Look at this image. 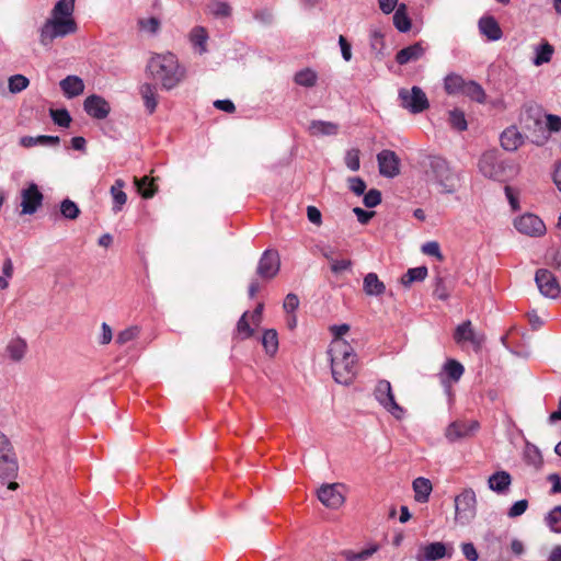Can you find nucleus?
<instances>
[{
  "instance_id": "63",
  "label": "nucleus",
  "mask_w": 561,
  "mask_h": 561,
  "mask_svg": "<svg viewBox=\"0 0 561 561\" xmlns=\"http://www.w3.org/2000/svg\"><path fill=\"white\" fill-rule=\"evenodd\" d=\"M352 266V262L350 260H331V271L335 274L342 273L344 271L350 270Z\"/></svg>"
},
{
  "instance_id": "61",
  "label": "nucleus",
  "mask_w": 561,
  "mask_h": 561,
  "mask_svg": "<svg viewBox=\"0 0 561 561\" xmlns=\"http://www.w3.org/2000/svg\"><path fill=\"white\" fill-rule=\"evenodd\" d=\"M350 190L357 196L363 195L366 190V183L360 178H351L348 180Z\"/></svg>"
},
{
  "instance_id": "15",
  "label": "nucleus",
  "mask_w": 561,
  "mask_h": 561,
  "mask_svg": "<svg viewBox=\"0 0 561 561\" xmlns=\"http://www.w3.org/2000/svg\"><path fill=\"white\" fill-rule=\"evenodd\" d=\"M478 168L483 176L492 180H500L504 170L494 150L486 151L481 156Z\"/></svg>"
},
{
  "instance_id": "16",
  "label": "nucleus",
  "mask_w": 561,
  "mask_h": 561,
  "mask_svg": "<svg viewBox=\"0 0 561 561\" xmlns=\"http://www.w3.org/2000/svg\"><path fill=\"white\" fill-rule=\"evenodd\" d=\"M479 428L477 421H455L448 425L445 432L446 438L454 443L474 434Z\"/></svg>"
},
{
  "instance_id": "17",
  "label": "nucleus",
  "mask_w": 561,
  "mask_h": 561,
  "mask_svg": "<svg viewBox=\"0 0 561 561\" xmlns=\"http://www.w3.org/2000/svg\"><path fill=\"white\" fill-rule=\"evenodd\" d=\"M279 266L280 259L278 252L274 250H267L262 254L259 261L257 273L261 277L271 279L276 276L279 271Z\"/></svg>"
},
{
  "instance_id": "25",
  "label": "nucleus",
  "mask_w": 561,
  "mask_h": 561,
  "mask_svg": "<svg viewBox=\"0 0 561 561\" xmlns=\"http://www.w3.org/2000/svg\"><path fill=\"white\" fill-rule=\"evenodd\" d=\"M27 352V343L24 339L18 336L9 341L5 346V353L9 358L15 363L21 362Z\"/></svg>"
},
{
  "instance_id": "48",
  "label": "nucleus",
  "mask_w": 561,
  "mask_h": 561,
  "mask_svg": "<svg viewBox=\"0 0 561 561\" xmlns=\"http://www.w3.org/2000/svg\"><path fill=\"white\" fill-rule=\"evenodd\" d=\"M49 115L54 123L60 127H69L71 123V116L66 108L50 110Z\"/></svg>"
},
{
  "instance_id": "11",
  "label": "nucleus",
  "mask_w": 561,
  "mask_h": 561,
  "mask_svg": "<svg viewBox=\"0 0 561 561\" xmlns=\"http://www.w3.org/2000/svg\"><path fill=\"white\" fill-rule=\"evenodd\" d=\"M454 554L453 545H445L440 541L422 546L415 556L416 561H437L443 558H451Z\"/></svg>"
},
{
  "instance_id": "45",
  "label": "nucleus",
  "mask_w": 561,
  "mask_h": 561,
  "mask_svg": "<svg viewBox=\"0 0 561 561\" xmlns=\"http://www.w3.org/2000/svg\"><path fill=\"white\" fill-rule=\"evenodd\" d=\"M545 522L551 531L561 534V506H554L545 517Z\"/></svg>"
},
{
  "instance_id": "28",
  "label": "nucleus",
  "mask_w": 561,
  "mask_h": 561,
  "mask_svg": "<svg viewBox=\"0 0 561 561\" xmlns=\"http://www.w3.org/2000/svg\"><path fill=\"white\" fill-rule=\"evenodd\" d=\"M412 488L414 491V499L419 503H426L430 499V495L433 490L432 482L423 477L416 478L413 483Z\"/></svg>"
},
{
  "instance_id": "40",
  "label": "nucleus",
  "mask_w": 561,
  "mask_h": 561,
  "mask_svg": "<svg viewBox=\"0 0 561 561\" xmlns=\"http://www.w3.org/2000/svg\"><path fill=\"white\" fill-rule=\"evenodd\" d=\"M427 276V268L425 266H417L409 268L402 276L401 283L403 286L409 287L414 282H421Z\"/></svg>"
},
{
  "instance_id": "18",
  "label": "nucleus",
  "mask_w": 561,
  "mask_h": 561,
  "mask_svg": "<svg viewBox=\"0 0 561 561\" xmlns=\"http://www.w3.org/2000/svg\"><path fill=\"white\" fill-rule=\"evenodd\" d=\"M379 172L386 178H394L400 172V159L394 151L382 150L377 154Z\"/></svg>"
},
{
  "instance_id": "50",
  "label": "nucleus",
  "mask_w": 561,
  "mask_h": 561,
  "mask_svg": "<svg viewBox=\"0 0 561 561\" xmlns=\"http://www.w3.org/2000/svg\"><path fill=\"white\" fill-rule=\"evenodd\" d=\"M449 124L453 128L462 131L467 129V121L465 117V113L460 110H453L449 112Z\"/></svg>"
},
{
  "instance_id": "58",
  "label": "nucleus",
  "mask_w": 561,
  "mask_h": 561,
  "mask_svg": "<svg viewBox=\"0 0 561 561\" xmlns=\"http://www.w3.org/2000/svg\"><path fill=\"white\" fill-rule=\"evenodd\" d=\"M434 296L439 300H446L449 297V290L442 277L436 278Z\"/></svg>"
},
{
  "instance_id": "27",
  "label": "nucleus",
  "mask_w": 561,
  "mask_h": 561,
  "mask_svg": "<svg viewBox=\"0 0 561 561\" xmlns=\"http://www.w3.org/2000/svg\"><path fill=\"white\" fill-rule=\"evenodd\" d=\"M139 93L149 114H152L158 106L157 87L151 83H142Z\"/></svg>"
},
{
  "instance_id": "53",
  "label": "nucleus",
  "mask_w": 561,
  "mask_h": 561,
  "mask_svg": "<svg viewBox=\"0 0 561 561\" xmlns=\"http://www.w3.org/2000/svg\"><path fill=\"white\" fill-rule=\"evenodd\" d=\"M345 164L351 171H357L360 167L359 150L351 149L345 154Z\"/></svg>"
},
{
  "instance_id": "46",
  "label": "nucleus",
  "mask_w": 561,
  "mask_h": 561,
  "mask_svg": "<svg viewBox=\"0 0 561 561\" xmlns=\"http://www.w3.org/2000/svg\"><path fill=\"white\" fill-rule=\"evenodd\" d=\"M60 213L67 219H77L80 215L78 205L69 198H66L60 204Z\"/></svg>"
},
{
  "instance_id": "33",
  "label": "nucleus",
  "mask_w": 561,
  "mask_h": 561,
  "mask_svg": "<svg viewBox=\"0 0 561 561\" xmlns=\"http://www.w3.org/2000/svg\"><path fill=\"white\" fill-rule=\"evenodd\" d=\"M190 39L192 45L198 49L199 54H204L207 51V39L208 34L205 27L195 26L190 33Z\"/></svg>"
},
{
  "instance_id": "21",
  "label": "nucleus",
  "mask_w": 561,
  "mask_h": 561,
  "mask_svg": "<svg viewBox=\"0 0 561 561\" xmlns=\"http://www.w3.org/2000/svg\"><path fill=\"white\" fill-rule=\"evenodd\" d=\"M512 484V477L507 471L500 470L491 474L488 479V486L497 494H505Z\"/></svg>"
},
{
  "instance_id": "12",
  "label": "nucleus",
  "mask_w": 561,
  "mask_h": 561,
  "mask_svg": "<svg viewBox=\"0 0 561 561\" xmlns=\"http://www.w3.org/2000/svg\"><path fill=\"white\" fill-rule=\"evenodd\" d=\"M515 229L529 237H540L546 232L543 221L534 214H524L514 220Z\"/></svg>"
},
{
  "instance_id": "47",
  "label": "nucleus",
  "mask_w": 561,
  "mask_h": 561,
  "mask_svg": "<svg viewBox=\"0 0 561 561\" xmlns=\"http://www.w3.org/2000/svg\"><path fill=\"white\" fill-rule=\"evenodd\" d=\"M208 10L213 15L219 16V18H226V16L230 15V13H231L230 5L222 0H213L208 4Z\"/></svg>"
},
{
  "instance_id": "49",
  "label": "nucleus",
  "mask_w": 561,
  "mask_h": 561,
  "mask_svg": "<svg viewBox=\"0 0 561 561\" xmlns=\"http://www.w3.org/2000/svg\"><path fill=\"white\" fill-rule=\"evenodd\" d=\"M140 333V329L137 325L129 327L123 331H121L116 336V344L118 345H125L128 342L135 340L138 337Z\"/></svg>"
},
{
  "instance_id": "19",
  "label": "nucleus",
  "mask_w": 561,
  "mask_h": 561,
  "mask_svg": "<svg viewBox=\"0 0 561 561\" xmlns=\"http://www.w3.org/2000/svg\"><path fill=\"white\" fill-rule=\"evenodd\" d=\"M83 108L88 115L95 119H104L111 112L110 103L96 94H92L84 100Z\"/></svg>"
},
{
  "instance_id": "14",
  "label": "nucleus",
  "mask_w": 561,
  "mask_h": 561,
  "mask_svg": "<svg viewBox=\"0 0 561 561\" xmlns=\"http://www.w3.org/2000/svg\"><path fill=\"white\" fill-rule=\"evenodd\" d=\"M454 340L457 344L470 343L476 350H479L484 343V335L474 331L471 321H465L459 324L454 333Z\"/></svg>"
},
{
  "instance_id": "34",
  "label": "nucleus",
  "mask_w": 561,
  "mask_h": 561,
  "mask_svg": "<svg viewBox=\"0 0 561 561\" xmlns=\"http://www.w3.org/2000/svg\"><path fill=\"white\" fill-rule=\"evenodd\" d=\"M393 25L399 32L405 33L411 28V20L407 13V5L401 3L393 14Z\"/></svg>"
},
{
  "instance_id": "32",
  "label": "nucleus",
  "mask_w": 561,
  "mask_h": 561,
  "mask_svg": "<svg viewBox=\"0 0 561 561\" xmlns=\"http://www.w3.org/2000/svg\"><path fill=\"white\" fill-rule=\"evenodd\" d=\"M125 182L122 179H117L111 187V194L113 197V211L118 213L127 202V195L123 191Z\"/></svg>"
},
{
  "instance_id": "44",
  "label": "nucleus",
  "mask_w": 561,
  "mask_h": 561,
  "mask_svg": "<svg viewBox=\"0 0 561 561\" xmlns=\"http://www.w3.org/2000/svg\"><path fill=\"white\" fill-rule=\"evenodd\" d=\"M75 9V0H58L55 4L51 16H59L62 19H72V12Z\"/></svg>"
},
{
  "instance_id": "62",
  "label": "nucleus",
  "mask_w": 561,
  "mask_h": 561,
  "mask_svg": "<svg viewBox=\"0 0 561 561\" xmlns=\"http://www.w3.org/2000/svg\"><path fill=\"white\" fill-rule=\"evenodd\" d=\"M461 551L468 561H477L479 559L478 551L471 542L461 543Z\"/></svg>"
},
{
  "instance_id": "8",
  "label": "nucleus",
  "mask_w": 561,
  "mask_h": 561,
  "mask_svg": "<svg viewBox=\"0 0 561 561\" xmlns=\"http://www.w3.org/2000/svg\"><path fill=\"white\" fill-rule=\"evenodd\" d=\"M18 469L13 446L8 436L0 432V479L14 478Z\"/></svg>"
},
{
  "instance_id": "52",
  "label": "nucleus",
  "mask_w": 561,
  "mask_h": 561,
  "mask_svg": "<svg viewBox=\"0 0 561 561\" xmlns=\"http://www.w3.org/2000/svg\"><path fill=\"white\" fill-rule=\"evenodd\" d=\"M351 327L346 323L342 324H333L329 327V331L332 335V340L330 343H334L336 341L347 342L344 336L350 332Z\"/></svg>"
},
{
  "instance_id": "20",
  "label": "nucleus",
  "mask_w": 561,
  "mask_h": 561,
  "mask_svg": "<svg viewBox=\"0 0 561 561\" xmlns=\"http://www.w3.org/2000/svg\"><path fill=\"white\" fill-rule=\"evenodd\" d=\"M524 141L525 136L516 126H510L501 134V146L504 150L515 151L524 144Z\"/></svg>"
},
{
  "instance_id": "2",
  "label": "nucleus",
  "mask_w": 561,
  "mask_h": 561,
  "mask_svg": "<svg viewBox=\"0 0 561 561\" xmlns=\"http://www.w3.org/2000/svg\"><path fill=\"white\" fill-rule=\"evenodd\" d=\"M335 382L350 386L358 374V356L348 342L330 343L327 351Z\"/></svg>"
},
{
  "instance_id": "57",
  "label": "nucleus",
  "mask_w": 561,
  "mask_h": 561,
  "mask_svg": "<svg viewBox=\"0 0 561 561\" xmlns=\"http://www.w3.org/2000/svg\"><path fill=\"white\" fill-rule=\"evenodd\" d=\"M364 204L368 208L376 207L381 202V194L378 190H369L365 195L363 199Z\"/></svg>"
},
{
  "instance_id": "9",
  "label": "nucleus",
  "mask_w": 561,
  "mask_h": 561,
  "mask_svg": "<svg viewBox=\"0 0 561 561\" xmlns=\"http://www.w3.org/2000/svg\"><path fill=\"white\" fill-rule=\"evenodd\" d=\"M44 195L35 183L21 191V215H34L43 205Z\"/></svg>"
},
{
  "instance_id": "29",
  "label": "nucleus",
  "mask_w": 561,
  "mask_h": 561,
  "mask_svg": "<svg viewBox=\"0 0 561 561\" xmlns=\"http://www.w3.org/2000/svg\"><path fill=\"white\" fill-rule=\"evenodd\" d=\"M339 126L332 122L312 121L308 126V131L311 136H333L336 135Z\"/></svg>"
},
{
  "instance_id": "5",
  "label": "nucleus",
  "mask_w": 561,
  "mask_h": 561,
  "mask_svg": "<svg viewBox=\"0 0 561 561\" xmlns=\"http://www.w3.org/2000/svg\"><path fill=\"white\" fill-rule=\"evenodd\" d=\"M374 397L396 420H402L404 417L405 410L396 401L391 383L388 380L382 379L377 382Z\"/></svg>"
},
{
  "instance_id": "6",
  "label": "nucleus",
  "mask_w": 561,
  "mask_h": 561,
  "mask_svg": "<svg viewBox=\"0 0 561 561\" xmlns=\"http://www.w3.org/2000/svg\"><path fill=\"white\" fill-rule=\"evenodd\" d=\"M347 486L343 483H324L317 491V497L327 508L339 510L346 501Z\"/></svg>"
},
{
  "instance_id": "7",
  "label": "nucleus",
  "mask_w": 561,
  "mask_h": 561,
  "mask_svg": "<svg viewBox=\"0 0 561 561\" xmlns=\"http://www.w3.org/2000/svg\"><path fill=\"white\" fill-rule=\"evenodd\" d=\"M398 96L400 105L412 114H420L430 107V101L420 87L401 88Z\"/></svg>"
},
{
  "instance_id": "39",
  "label": "nucleus",
  "mask_w": 561,
  "mask_h": 561,
  "mask_svg": "<svg viewBox=\"0 0 561 561\" xmlns=\"http://www.w3.org/2000/svg\"><path fill=\"white\" fill-rule=\"evenodd\" d=\"M524 459L528 465L535 468H539L542 465V456L539 448L530 443H526L525 445Z\"/></svg>"
},
{
  "instance_id": "55",
  "label": "nucleus",
  "mask_w": 561,
  "mask_h": 561,
  "mask_svg": "<svg viewBox=\"0 0 561 561\" xmlns=\"http://www.w3.org/2000/svg\"><path fill=\"white\" fill-rule=\"evenodd\" d=\"M299 307V298L296 294H287L284 302H283V309L287 313H296V310Z\"/></svg>"
},
{
  "instance_id": "26",
  "label": "nucleus",
  "mask_w": 561,
  "mask_h": 561,
  "mask_svg": "<svg viewBox=\"0 0 561 561\" xmlns=\"http://www.w3.org/2000/svg\"><path fill=\"white\" fill-rule=\"evenodd\" d=\"M533 50V65L536 67L550 62L554 53L553 46L549 44L547 41H542L538 45H535Z\"/></svg>"
},
{
  "instance_id": "3",
  "label": "nucleus",
  "mask_w": 561,
  "mask_h": 561,
  "mask_svg": "<svg viewBox=\"0 0 561 561\" xmlns=\"http://www.w3.org/2000/svg\"><path fill=\"white\" fill-rule=\"evenodd\" d=\"M147 70L165 90L175 88L185 77V69L171 53L152 56L147 64Z\"/></svg>"
},
{
  "instance_id": "37",
  "label": "nucleus",
  "mask_w": 561,
  "mask_h": 561,
  "mask_svg": "<svg viewBox=\"0 0 561 561\" xmlns=\"http://www.w3.org/2000/svg\"><path fill=\"white\" fill-rule=\"evenodd\" d=\"M462 94L478 103L482 104L485 102V92L483 88L474 81L466 82Z\"/></svg>"
},
{
  "instance_id": "41",
  "label": "nucleus",
  "mask_w": 561,
  "mask_h": 561,
  "mask_svg": "<svg viewBox=\"0 0 561 561\" xmlns=\"http://www.w3.org/2000/svg\"><path fill=\"white\" fill-rule=\"evenodd\" d=\"M369 44L376 58H383L386 48L383 34L377 30L371 31Z\"/></svg>"
},
{
  "instance_id": "35",
  "label": "nucleus",
  "mask_w": 561,
  "mask_h": 561,
  "mask_svg": "<svg viewBox=\"0 0 561 561\" xmlns=\"http://www.w3.org/2000/svg\"><path fill=\"white\" fill-rule=\"evenodd\" d=\"M262 345L268 356H274L278 350V334L274 329H267L262 335Z\"/></svg>"
},
{
  "instance_id": "38",
  "label": "nucleus",
  "mask_w": 561,
  "mask_h": 561,
  "mask_svg": "<svg viewBox=\"0 0 561 561\" xmlns=\"http://www.w3.org/2000/svg\"><path fill=\"white\" fill-rule=\"evenodd\" d=\"M463 366L456 359H448L444 364L443 374L453 381H458L463 375Z\"/></svg>"
},
{
  "instance_id": "23",
  "label": "nucleus",
  "mask_w": 561,
  "mask_h": 561,
  "mask_svg": "<svg viewBox=\"0 0 561 561\" xmlns=\"http://www.w3.org/2000/svg\"><path fill=\"white\" fill-rule=\"evenodd\" d=\"M59 85L68 99L76 98L84 91L83 80L78 76H67L59 82Z\"/></svg>"
},
{
  "instance_id": "51",
  "label": "nucleus",
  "mask_w": 561,
  "mask_h": 561,
  "mask_svg": "<svg viewBox=\"0 0 561 561\" xmlns=\"http://www.w3.org/2000/svg\"><path fill=\"white\" fill-rule=\"evenodd\" d=\"M28 79L23 75H14L9 78V91L19 93L28 87Z\"/></svg>"
},
{
  "instance_id": "60",
  "label": "nucleus",
  "mask_w": 561,
  "mask_h": 561,
  "mask_svg": "<svg viewBox=\"0 0 561 561\" xmlns=\"http://www.w3.org/2000/svg\"><path fill=\"white\" fill-rule=\"evenodd\" d=\"M546 127L550 133H559L561 130V117L554 114H547Z\"/></svg>"
},
{
  "instance_id": "1",
  "label": "nucleus",
  "mask_w": 561,
  "mask_h": 561,
  "mask_svg": "<svg viewBox=\"0 0 561 561\" xmlns=\"http://www.w3.org/2000/svg\"><path fill=\"white\" fill-rule=\"evenodd\" d=\"M425 181L437 187L442 194H453L461 184V173L444 157L430 154L421 162Z\"/></svg>"
},
{
  "instance_id": "54",
  "label": "nucleus",
  "mask_w": 561,
  "mask_h": 561,
  "mask_svg": "<svg viewBox=\"0 0 561 561\" xmlns=\"http://www.w3.org/2000/svg\"><path fill=\"white\" fill-rule=\"evenodd\" d=\"M138 25L141 30L154 34L160 28V21L157 18L151 16L147 19H140L138 21Z\"/></svg>"
},
{
  "instance_id": "59",
  "label": "nucleus",
  "mask_w": 561,
  "mask_h": 561,
  "mask_svg": "<svg viewBox=\"0 0 561 561\" xmlns=\"http://www.w3.org/2000/svg\"><path fill=\"white\" fill-rule=\"evenodd\" d=\"M527 507H528V502L526 500H519L511 506L507 515L511 518L518 517L526 512Z\"/></svg>"
},
{
  "instance_id": "64",
  "label": "nucleus",
  "mask_w": 561,
  "mask_h": 561,
  "mask_svg": "<svg viewBox=\"0 0 561 561\" xmlns=\"http://www.w3.org/2000/svg\"><path fill=\"white\" fill-rule=\"evenodd\" d=\"M307 217L310 222L320 226L322 224V215L321 211L316 206L307 207Z\"/></svg>"
},
{
  "instance_id": "31",
  "label": "nucleus",
  "mask_w": 561,
  "mask_h": 561,
  "mask_svg": "<svg viewBox=\"0 0 561 561\" xmlns=\"http://www.w3.org/2000/svg\"><path fill=\"white\" fill-rule=\"evenodd\" d=\"M134 182H135L138 193L144 198H147V199L152 198L158 191V186L154 183V179H152L148 175H145L140 179L134 178Z\"/></svg>"
},
{
  "instance_id": "22",
  "label": "nucleus",
  "mask_w": 561,
  "mask_h": 561,
  "mask_svg": "<svg viewBox=\"0 0 561 561\" xmlns=\"http://www.w3.org/2000/svg\"><path fill=\"white\" fill-rule=\"evenodd\" d=\"M479 31L489 41L495 42L502 38V30L493 16H482L478 23Z\"/></svg>"
},
{
  "instance_id": "24",
  "label": "nucleus",
  "mask_w": 561,
  "mask_h": 561,
  "mask_svg": "<svg viewBox=\"0 0 561 561\" xmlns=\"http://www.w3.org/2000/svg\"><path fill=\"white\" fill-rule=\"evenodd\" d=\"M363 290L367 296H381L386 291V285L376 273H368L363 280Z\"/></svg>"
},
{
  "instance_id": "30",
  "label": "nucleus",
  "mask_w": 561,
  "mask_h": 561,
  "mask_svg": "<svg viewBox=\"0 0 561 561\" xmlns=\"http://www.w3.org/2000/svg\"><path fill=\"white\" fill-rule=\"evenodd\" d=\"M424 54V48L416 43L398 51L396 60L399 65H405L410 61L420 59Z\"/></svg>"
},
{
  "instance_id": "43",
  "label": "nucleus",
  "mask_w": 561,
  "mask_h": 561,
  "mask_svg": "<svg viewBox=\"0 0 561 561\" xmlns=\"http://www.w3.org/2000/svg\"><path fill=\"white\" fill-rule=\"evenodd\" d=\"M379 549L378 545H371L369 548L360 551V552H354L353 550H343L341 552V556L346 561H364L371 557L375 552H377Z\"/></svg>"
},
{
  "instance_id": "4",
  "label": "nucleus",
  "mask_w": 561,
  "mask_h": 561,
  "mask_svg": "<svg viewBox=\"0 0 561 561\" xmlns=\"http://www.w3.org/2000/svg\"><path fill=\"white\" fill-rule=\"evenodd\" d=\"M77 31V24L73 19H62L51 16L41 28L39 41L44 46H48L57 37H65Z\"/></svg>"
},
{
  "instance_id": "36",
  "label": "nucleus",
  "mask_w": 561,
  "mask_h": 561,
  "mask_svg": "<svg viewBox=\"0 0 561 561\" xmlns=\"http://www.w3.org/2000/svg\"><path fill=\"white\" fill-rule=\"evenodd\" d=\"M294 81L296 84L300 87L312 88L317 84L318 75L314 70L310 68H305L296 72Z\"/></svg>"
},
{
  "instance_id": "56",
  "label": "nucleus",
  "mask_w": 561,
  "mask_h": 561,
  "mask_svg": "<svg viewBox=\"0 0 561 561\" xmlns=\"http://www.w3.org/2000/svg\"><path fill=\"white\" fill-rule=\"evenodd\" d=\"M422 252L430 256H435L437 260H443L440 247L436 241H428L422 245Z\"/></svg>"
},
{
  "instance_id": "10",
  "label": "nucleus",
  "mask_w": 561,
  "mask_h": 561,
  "mask_svg": "<svg viewBox=\"0 0 561 561\" xmlns=\"http://www.w3.org/2000/svg\"><path fill=\"white\" fill-rule=\"evenodd\" d=\"M477 496L472 489L463 490L455 499L456 518L470 520L476 515Z\"/></svg>"
},
{
  "instance_id": "13",
  "label": "nucleus",
  "mask_w": 561,
  "mask_h": 561,
  "mask_svg": "<svg viewBox=\"0 0 561 561\" xmlns=\"http://www.w3.org/2000/svg\"><path fill=\"white\" fill-rule=\"evenodd\" d=\"M535 282L541 295L548 298H557L561 293V287L554 275L545 268L536 272Z\"/></svg>"
},
{
  "instance_id": "42",
  "label": "nucleus",
  "mask_w": 561,
  "mask_h": 561,
  "mask_svg": "<svg viewBox=\"0 0 561 561\" xmlns=\"http://www.w3.org/2000/svg\"><path fill=\"white\" fill-rule=\"evenodd\" d=\"M466 82L460 76L451 73L445 78L444 88L448 94L462 93Z\"/></svg>"
}]
</instances>
